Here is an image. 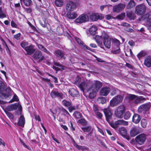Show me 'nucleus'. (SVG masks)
Here are the masks:
<instances>
[{"mask_svg":"<svg viewBox=\"0 0 151 151\" xmlns=\"http://www.w3.org/2000/svg\"><path fill=\"white\" fill-rule=\"evenodd\" d=\"M101 39L100 36H96V40L97 43L99 46L102 48H104V46L108 49H109L111 47V37L107 33H104L102 35V39L103 41L102 42L100 41V39Z\"/></svg>","mask_w":151,"mask_h":151,"instance_id":"1","label":"nucleus"},{"mask_svg":"<svg viewBox=\"0 0 151 151\" xmlns=\"http://www.w3.org/2000/svg\"><path fill=\"white\" fill-rule=\"evenodd\" d=\"M93 84L92 86L88 90V92L89 93V97L91 99H93L95 97L96 91L102 86L101 83L97 81H94Z\"/></svg>","mask_w":151,"mask_h":151,"instance_id":"2","label":"nucleus"},{"mask_svg":"<svg viewBox=\"0 0 151 151\" xmlns=\"http://www.w3.org/2000/svg\"><path fill=\"white\" fill-rule=\"evenodd\" d=\"M89 20V17L86 14H83L79 15L74 21V22L77 25H80L86 22Z\"/></svg>","mask_w":151,"mask_h":151,"instance_id":"3","label":"nucleus"},{"mask_svg":"<svg viewBox=\"0 0 151 151\" xmlns=\"http://www.w3.org/2000/svg\"><path fill=\"white\" fill-rule=\"evenodd\" d=\"M147 7L144 4H141L137 5L135 8L134 12L138 15L144 14L146 12Z\"/></svg>","mask_w":151,"mask_h":151,"instance_id":"4","label":"nucleus"},{"mask_svg":"<svg viewBox=\"0 0 151 151\" xmlns=\"http://www.w3.org/2000/svg\"><path fill=\"white\" fill-rule=\"evenodd\" d=\"M123 100L122 96L118 95L113 98L110 101V106L114 107L121 103Z\"/></svg>","mask_w":151,"mask_h":151,"instance_id":"5","label":"nucleus"},{"mask_svg":"<svg viewBox=\"0 0 151 151\" xmlns=\"http://www.w3.org/2000/svg\"><path fill=\"white\" fill-rule=\"evenodd\" d=\"M141 20H144L148 25V29L151 32V14H146L142 16L140 18Z\"/></svg>","mask_w":151,"mask_h":151,"instance_id":"6","label":"nucleus"},{"mask_svg":"<svg viewBox=\"0 0 151 151\" xmlns=\"http://www.w3.org/2000/svg\"><path fill=\"white\" fill-rule=\"evenodd\" d=\"M125 107L124 106H120L115 110L114 114L117 117L119 118H122L125 111Z\"/></svg>","mask_w":151,"mask_h":151,"instance_id":"7","label":"nucleus"},{"mask_svg":"<svg viewBox=\"0 0 151 151\" xmlns=\"http://www.w3.org/2000/svg\"><path fill=\"white\" fill-rule=\"evenodd\" d=\"M146 139L145 134H142L137 136L135 138L136 142L138 144L142 145L144 144Z\"/></svg>","mask_w":151,"mask_h":151,"instance_id":"8","label":"nucleus"},{"mask_svg":"<svg viewBox=\"0 0 151 151\" xmlns=\"http://www.w3.org/2000/svg\"><path fill=\"white\" fill-rule=\"evenodd\" d=\"M18 108V110L21 111H22V107L19 103H16L8 106L6 108V109L9 111H12Z\"/></svg>","mask_w":151,"mask_h":151,"instance_id":"9","label":"nucleus"},{"mask_svg":"<svg viewBox=\"0 0 151 151\" xmlns=\"http://www.w3.org/2000/svg\"><path fill=\"white\" fill-rule=\"evenodd\" d=\"M76 4L73 1H68L66 5V9L68 11H72L76 8Z\"/></svg>","mask_w":151,"mask_h":151,"instance_id":"10","label":"nucleus"},{"mask_svg":"<svg viewBox=\"0 0 151 151\" xmlns=\"http://www.w3.org/2000/svg\"><path fill=\"white\" fill-rule=\"evenodd\" d=\"M125 5L123 3H120L113 6V12L119 13L124 10L125 7Z\"/></svg>","mask_w":151,"mask_h":151,"instance_id":"11","label":"nucleus"},{"mask_svg":"<svg viewBox=\"0 0 151 151\" xmlns=\"http://www.w3.org/2000/svg\"><path fill=\"white\" fill-rule=\"evenodd\" d=\"M128 122L123 120H119L116 121L111 124V126L114 128H116L119 125H127Z\"/></svg>","mask_w":151,"mask_h":151,"instance_id":"12","label":"nucleus"},{"mask_svg":"<svg viewBox=\"0 0 151 151\" xmlns=\"http://www.w3.org/2000/svg\"><path fill=\"white\" fill-rule=\"evenodd\" d=\"M33 57L38 61H41L44 58V56L42 55L41 52L39 50H37L35 52L33 55Z\"/></svg>","mask_w":151,"mask_h":151,"instance_id":"13","label":"nucleus"},{"mask_svg":"<svg viewBox=\"0 0 151 151\" xmlns=\"http://www.w3.org/2000/svg\"><path fill=\"white\" fill-rule=\"evenodd\" d=\"M91 83V81L90 80H88L86 79H84L78 86L82 91H83L88 84V83Z\"/></svg>","mask_w":151,"mask_h":151,"instance_id":"14","label":"nucleus"},{"mask_svg":"<svg viewBox=\"0 0 151 151\" xmlns=\"http://www.w3.org/2000/svg\"><path fill=\"white\" fill-rule=\"evenodd\" d=\"M11 91V88L9 87L7 88L6 90V92L7 93H4L2 92L0 93V98L3 99L9 98L11 96L10 93Z\"/></svg>","mask_w":151,"mask_h":151,"instance_id":"15","label":"nucleus"},{"mask_svg":"<svg viewBox=\"0 0 151 151\" xmlns=\"http://www.w3.org/2000/svg\"><path fill=\"white\" fill-rule=\"evenodd\" d=\"M151 106L150 104H147L141 105L138 109V111L141 113L143 111H145L148 110Z\"/></svg>","mask_w":151,"mask_h":151,"instance_id":"16","label":"nucleus"},{"mask_svg":"<svg viewBox=\"0 0 151 151\" xmlns=\"http://www.w3.org/2000/svg\"><path fill=\"white\" fill-rule=\"evenodd\" d=\"M50 95L52 98H55L56 97L62 98L63 95L62 93L54 90L51 91Z\"/></svg>","mask_w":151,"mask_h":151,"instance_id":"17","label":"nucleus"},{"mask_svg":"<svg viewBox=\"0 0 151 151\" xmlns=\"http://www.w3.org/2000/svg\"><path fill=\"white\" fill-rule=\"evenodd\" d=\"M104 112L106 116V120L109 122V119L111 118L112 114L111 111L107 109H104Z\"/></svg>","mask_w":151,"mask_h":151,"instance_id":"18","label":"nucleus"},{"mask_svg":"<svg viewBox=\"0 0 151 151\" xmlns=\"http://www.w3.org/2000/svg\"><path fill=\"white\" fill-rule=\"evenodd\" d=\"M110 89L109 88L105 87L102 88L100 92V94L102 96H106L109 93Z\"/></svg>","mask_w":151,"mask_h":151,"instance_id":"19","label":"nucleus"},{"mask_svg":"<svg viewBox=\"0 0 151 151\" xmlns=\"http://www.w3.org/2000/svg\"><path fill=\"white\" fill-rule=\"evenodd\" d=\"M66 15L69 19H74L77 17L78 14L76 12H71L70 11H68Z\"/></svg>","mask_w":151,"mask_h":151,"instance_id":"20","label":"nucleus"},{"mask_svg":"<svg viewBox=\"0 0 151 151\" xmlns=\"http://www.w3.org/2000/svg\"><path fill=\"white\" fill-rule=\"evenodd\" d=\"M140 131L138 127H135L132 129L130 130V135L132 137H134L139 133Z\"/></svg>","mask_w":151,"mask_h":151,"instance_id":"21","label":"nucleus"},{"mask_svg":"<svg viewBox=\"0 0 151 151\" xmlns=\"http://www.w3.org/2000/svg\"><path fill=\"white\" fill-rule=\"evenodd\" d=\"M144 64L147 67H151V56H147L145 58Z\"/></svg>","mask_w":151,"mask_h":151,"instance_id":"22","label":"nucleus"},{"mask_svg":"<svg viewBox=\"0 0 151 151\" xmlns=\"http://www.w3.org/2000/svg\"><path fill=\"white\" fill-rule=\"evenodd\" d=\"M25 50L27 52V54L29 55H31L35 51L33 46L32 45L28 46Z\"/></svg>","mask_w":151,"mask_h":151,"instance_id":"23","label":"nucleus"},{"mask_svg":"<svg viewBox=\"0 0 151 151\" xmlns=\"http://www.w3.org/2000/svg\"><path fill=\"white\" fill-rule=\"evenodd\" d=\"M145 100V98L142 96H136L134 101V102L135 104H137L143 102Z\"/></svg>","mask_w":151,"mask_h":151,"instance_id":"24","label":"nucleus"},{"mask_svg":"<svg viewBox=\"0 0 151 151\" xmlns=\"http://www.w3.org/2000/svg\"><path fill=\"white\" fill-rule=\"evenodd\" d=\"M141 117L137 114H134L132 117V121L135 124L139 123L140 121Z\"/></svg>","mask_w":151,"mask_h":151,"instance_id":"25","label":"nucleus"},{"mask_svg":"<svg viewBox=\"0 0 151 151\" xmlns=\"http://www.w3.org/2000/svg\"><path fill=\"white\" fill-rule=\"evenodd\" d=\"M75 39L78 43L84 48L90 50V48L87 45H85L80 39L77 37H75Z\"/></svg>","mask_w":151,"mask_h":151,"instance_id":"26","label":"nucleus"},{"mask_svg":"<svg viewBox=\"0 0 151 151\" xmlns=\"http://www.w3.org/2000/svg\"><path fill=\"white\" fill-rule=\"evenodd\" d=\"M119 132L120 134L123 136L126 135L127 134V131L124 127H120L119 129Z\"/></svg>","mask_w":151,"mask_h":151,"instance_id":"27","label":"nucleus"},{"mask_svg":"<svg viewBox=\"0 0 151 151\" xmlns=\"http://www.w3.org/2000/svg\"><path fill=\"white\" fill-rule=\"evenodd\" d=\"M25 123V119L24 116L22 115L19 118V122L17 124L22 127H23Z\"/></svg>","mask_w":151,"mask_h":151,"instance_id":"28","label":"nucleus"},{"mask_svg":"<svg viewBox=\"0 0 151 151\" xmlns=\"http://www.w3.org/2000/svg\"><path fill=\"white\" fill-rule=\"evenodd\" d=\"M69 92L70 95L73 97H76L78 94V92L73 88L70 89Z\"/></svg>","mask_w":151,"mask_h":151,"instance_id":"29","label":"nucleus"},{"mask_svg":"<svg viewBox=\"0 0 151 151\" xmlns=\"http://www.w3.org/2000/svg\"><path fill=\"white\" fill-rule=\"evenodd\" d=\"M135 5V3L134 0H131L127 5L126 8L128 9H130Z\"/></svg>","mask_w":151,"mask_h":151,"instance_id":"30","label":"nucleus"},{"mask_svg":"<svg viewBox=\"0 0 151 151\" xmlns=\"http://www.w3.org/2000/svg\"><path fill=\"white\" fill-rule=\"evenodd\" d=\"M97 28L96 25H93L89 29V32L91 34L94 35L96 33Z\"/></svg>","mask_w":151,"mask_h":151,"instance_id":"31","label":"nucleus"},{"mask_svg":"<svg viewBox=\"0 0 151 151\" xmlns=\"http://www.w3.org/2000/svg\"><path fill=\"white\" fill-rule=\"evenodd\" d=\"M37 45L40 50L43 51L44 52L47 53L48 54H50V52L47 50V49L43 46L42 45L40 44H37Z\"/></svg>","mask_w":151,"mask_h":151,"instance_id":"32","label":"nucleus"},{"mask_svg":"<svg viewBox=\"0 0 151 151\" xmlns=\"http://www.w3.org/2000/svg\"><path fill=\"white\" fill-rule=\"evenodd\" d=\"M106 98L103 97H101L99 98L97 100V102L99 104H105L106 102Z\"/></svg>","mask_w":151,"mask_h":151,"instance_id":"33","label":"nucleus"},{"mask_svg":"<svg viewBox=\"0 0 151 151\" xmlns=\"http://www.w3.org/2000/svg\"><path fill=\"white\" fill-rule=\"evenodd\" d=\"M21 3H23L24 5L28 6L32 4L31 0H20Z\"/></svg>","mask_w":151,"mask_h":151,"instance_id":"34","label":"nucleus"},{"mask_svg":"<svg viewBox=\"0 0 151 151\" xmlns=\"http://www.w3.org/2000/svg\"><path fill=\"white\" fill-rule=\"evenodd\" d=\"M55 55L58 57L62 58L64 55V54L60 50H57L55 52Z\"/></svg>","mask_w":151,"mask_h":151,"instance_id":"35","label":"nucleus"},{"mask_svg":"<svg viewBox=\"0 0 151 151\" xmlns=\"http://www.w3.org/2000/svg\"><path fill=\"white\" fill-rule=\"evenodd\" d=\"M63 0H55V5L58 7L62 6L63 4Z\"/></svg>","mask_w":151,"mask_h":151,"instance_id":"36","label":"nucleus"},{"mask_svg":"<svg viewBox=\"0 0 151 151\" xmlns=\"http://www.w3.org/2000/svg\"><path fill=\"white\" fill-rule=\"evenodd\" d=\"M127 15L131 19H134L135 18V15L132 12H127Z\"/></svg>","mask_w":151,"mask_h":151,"instance_id":"37","label":"nucleus"},{"mask_svg":"<svg viewBox=\"0 0 151 151\" xmlns=\"http://www.w3.org/2000/svg\"><path fill=\"white\" fill-rule=\"evenodd\" d=\"M146 55V52L144 51H141L137 55V56L139 59L145 56Z\"/></svg>","mask_w":151,"mask_h":151,"instance_id":"38","label":"nucleus"},{"mask_svg":"<svg viewBox=\"0 0 151 151\" xmlns=\"http://www.w3.org/2000/svg\"><path fill=\"white\" fill-rule=\"evenodd\" d=\"M125 13H123L117 15L115 18L119 20H122L125 18Z\"/></svg>","mask_w":151,"mask_h":151,"instance_id":"39","label":"nucleus"},{"mask_svg":"<svg viewBox=\"0 0 151 151\" xmlns=\"http://www.w3.org/2000/svg\"><path fill=\"white\" fill-rule=\"evenodd\" d=\"M29 44L27 42L23 41L20 43L21 46L23 48L24 50L28 46Z\"/></svg>","mask_w":151,"mask_h":151,"instance_id":"40","label":"nucleus"},{"mask_svg":"<svg viewBox=\"0 0 151 151\" xmlns=\"http://www.w3.org/2000/svg\"><path fill=\"white\" fill-rule=\"evenodd\" d=\"M85 79H83V78H81L79 76H78L76 78L75 81V83L78 84V85L82 81L84 80Z\"/></svg>","mask_w":151,"mask_h":151,"instance_id":"41","label":"nucleus"},{"mask_svg":"<svg viewBox=\"0 0 151 151\" xmlns=\"http://www.w3.org/2000/svg\"><path fill=\"white\" fill-rule=\"evenodd\" d=\"M4 84L1 80H0V92H3L4 89Z\"/></svg>","mask_w":151,"mask_h":151,"instance_id":"42","label":"nucleus"},{"mask_svg":"<svg viewBox=\"0 0 151 151\" xmlns=\"http://www.w3.org/2000/svg\"><path fill=\"white\" fill-rule=\"evenodd\" d=\"M90 19L93 21H96L97 20L96 13H93L90 16Z\"/></svg>","mask_w":151,"mask_h":151,"instance_id":"43","label":"nucleus"},{"mask_svg":"<svg viewBox=\"0 0 151 151\" xmlns=\"http://www.w3.org/2000/svg\"><path fill=\"white\" fill-rule=\"evenodd\" d=\"M19 100L18 96L16 94H15L13 98L9 102V103H12L14 101H18Z\"/></svg>","mask_w":151,"mask_h":151,"instance_id":"44","label":"nucleus"},{"mask_svg":"<svg viewBox=\"0 0 151 151\" xmlns=\"http://www.w3.org/2000/svg\"><path fill=\"white\" fill-rule=\"evenodd\" d=\"M81 129L84 132H88L91 130V127L90 126H88L86 127H82Z\"/></svg>","mask_w":151,"mask_h":151,"instance_id":"45","label":"nucleus"},{"mask_svg":"<svg viewBox=\"0 0 151 151\" xmlns=\"http://www.w3.org/2000/svg\"><path fill=\"white\" fill-rule=\"evenodd\" d=\"M136 96L134 95L129 94L127 96V97L129 100L134 101Z\"/></svg>","mask_w":151,"mask_h":151,"instance_id":"46","label":"nucleus"},{"mask_svg":"<svg viewBox=\"0 0 151 151\" xmlns=\"http://www.w3.org/2000/svg\"><path fill=\"white\" fill-rule=\"evenodd\" d=\"M74 116L77 119H79L81 117V115L80 113L77 111H76L74 112L73 114Z\"/></svg>","mask_w":151,"mask_h":151,"instance_id":"47","label":"nucleus"},{"mask_svg":"<svg viewBox=\"0 0 151 151\" xmlns=\"http://www.w3.org/2000/svg\"><path fill=\"white\" fill-rule=\"evenodd\" d=\"M131 116V114L129 111H127L125 114L124 116V118L126 120H127Z\"/></svg>","mask_w":151,"mask_h":151,"instance_id":"48","label":"nucleus"},{"mask_svg":"<svg viewBox=\"0 0 151 151\" xmlns=\"http://www.w3.org/2000/svg\"><path fill=\"white\" fill-rule=\"evenodd\" d=\"M141 124L143 127L145 128L147 124L146 120L145 119H142L141 121Z\"/></svg>","mask_w":151,"mask_h":151,"instance_id":"49","label":"nucleus"},{"mask_svg":"<svg viewBox=\"0 0 151 151\" xmlns=\"http://www.w3.org/2000/svg\"><path fill=\"white\" fill-rule=\"evenodd\" d=\"M78 122L83 125H86L87 124L86 121L83 119H82L78 120Z\"/></svg>","mask_w":151,"mask_h":151,"instance_id":"50","label":"nucleus"},{"mask_svg":"<svg viewBox=\"0 0 151 151\" xmlns=\"http://www.w3.org/2000/svg\"><path fill=\"white\" fill-rule=\"evenodd\" d=\"M62 103L63 104L66 106H68L71 104L70 102L65 100H63L62 101Z\"/></svg>","mask_w":151,"mask_h":151,"instance_id":"51","label":"nucleus"},{"mask_svg":"<svg viewBox=\"0 0 151 151\" xmlns=\"http://www.w3.org/2000/svg\"><path fill=\"white\" fill-rule=\"evenodd\" d=\"M111 5H103L100 6V9L102 11L104 10V8H106L107 7H109L110 6H111Z\"/></svg>","mask_w":151,"mask_h":151,"instance_id":"52","label":"nucleus"},{"mask_svg":"<svg viewBox=\"0 0 151 151\" xmlns=\"http://www.w3.org/2000/svg\"><path fill=\"white\" fill-rule=\"evenodd\" d=\"M96 15L97 20L102 19L104 18V16L101 14L96 13Z\"/></svg>","mask_w":151,"mask_h":151,"instance_id":"53","label":"nucleus"},{"mask_svg":"<svg viewBox=\"0 0 151 151\" xmlns=\"http://www.w3.org/2000/svg\"><path fill=\"white\" fill-rule=\"evenodd\" d=\"M76 147L79 150H84L86 149V148L85 147L79 145H76Z\"/></svg>","mask_w":151,"mask_h":151,"instance_id":"54","label":"nucleus"},{"mask_svg":"<svg viewBox=\"0 0 151 151\" xmlns=\"http://www.w3.org/2000/svg\"><path fill=\"white\" fill-rule=\"evenodd\" d=\"M20 141L21 144L23 145V146L25 148L28 149V150L30 149V148L27 146L25 143L23 142L22 140L21 139H20Z\"/></svg>","mask_w":151,"mask_h":151,"instance_id":"55","label":"nucleus"},{"mask_svg":"<svg viewBox=\"0 0 151 151\" xmlns=\"http://www.w3.org/2000/svg\"><path fill=\"white\" fill-rule=\"evenodd\" d=\"M6 17V16L2 11L1 9L0 8V18H3Z\"/></svg>","mask_w":151,"mask_h":151,"instance_id":"56","label":"nucleus"},{"mask_svg":"<svg viewBox=\"0 0 151 151\" xmlns=\"http://www.w3.org/2000/svg\"><path fill=\"white\" fill-rule=\"evenodd\" d=\"M6 113L7 115L9 118L11 119H13V116L11 113L7 111L6 112Z\"/></svg>","mask_w":151,"mask_h":151,"instance_id":"57","label":"nucleus"},{"mask_svg":"<svg viewBox=\"0 0 151 151\" xmlns=\"http://www.w3.org/2000/svg\"><path fill=\"white\" fill-rule=\"evenodd\" d=\"M21 34L20 33H18L14 35V37L17 40H19L20 39Z\"/></svg>","mask_w":151,"mask_h":151,"instance_id":"58","label":"nucleus"},{"mask_svg":"<svg viewBox=\"0 0 151 151\" xmlns=\"http://www.w3.org/2000/svg\"><path fill=\"white\" fill-rule=\"evenodd\" d=\"M132 53V51L130 49H129V51H125V55L127 56L131 55Z\"/></svg>","mask_w":151,"mask_h":151,"instance_id":"59","label":"nucleus"},{"mask_svg":"<svg viewBox=\"0 0 151 151\" xmlns=\"http://www.w3.org/2000/svg\"><path fill=\"white\" fill-rule=\"evenodd\" d=\"M113 42L114 43L116 44L117 45H119V41L116 39H113Z\"/></svg>","mask_w":151,"mask_h":151,"instance_id":"60","label":"nucleus"},{"mask_svg":"<svg viewBox=\"0 0 151 151\" xmlns=\"http://www.w3.org/2000/svg\"><path fill=\"white\" fill-rule=\"evenodd\" d=\"M96 114L97 117L99 118H101L103 116L102 114L100 112H97L96 113Z\"/></svg>","mask_w":151,"mask_h":151,"instance_id":"61","label":"nucleus"},{"mask_svg":"<svg viewBox=\"0 0 151 151\" xmlns=\"http://www.w3.org/2000/svg\"><path fill=\"white\" fill-rule=\"evenodd\" d=\"M42 81L48 83L50 82V80L47 78H42Z\"/></svg>","mask_w":151,"mask_h":151,"instance_id":"62","label":"nucleus"},{"mask_svg":"<svg viewBox=\"0 0 151 151\" xmlns=\"http://www.w3.org/2000/svg\"><path fill=\"white\" fill-rule=\"evenodd\" d=\"M93 109L95 113L97 112L98 110V109L97 107V106L94 104L93 106Z\"/></svg>","mask_w":151,"mask_h":151,"instance_id":"63","label":"nucleus"},{"mask_svg":"<svg viewBox=\"0 0 151 151\" xmlns=\"http://www.w3.org/2000/svg\"><path fill=\"white\" fill-rule=\"evenodd\" d=\"M11 25L12 27L16 28L17 27V24L13 21L11 22Z\"/></svg>","mask_w":151,"mask_h":151,"instance_id":"64","label":"nucleus"}]
</instances>
